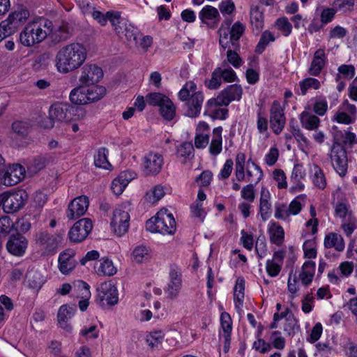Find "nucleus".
<instances>
[{
    "label": "nucleus",
    "mask_w": 357,
    "mask_h": 357,
    "mask_svg": "<svg viewBox=\"0 0 357 357\" xmlns=\"http://www.w3.org/2000/svg\"><path fill=\"white\" fill-rule=\"evenodd\" d=\"M87 59V50L81 43L73 42L62 46L55 55L57 71L68 74L78 70Z\"/></svg>",
    "instance_id": "nucleus-1"
},
{
    "label": "nucleus",
    "mask_w": 357,
    "mask_h": 357,
    "mask_svg": "<svg viewBox=\"0 0 357 357\" xmlns=\"http://www.w3.org/2000/svg\"><path fill=\"white\" fill-rule=\"evenodd\" d=\"M190 211L193 218L199 219L200 222L204 221L206 212L203 208V203L195 202L190 206Z\"/></svg>",
    "instance_id": "nucleus-57"
},
{
    "label": "nucleus",
    "mask_w": 357,
    "mask_h": 357,
    "mask_svg": "<svg viewBox=\"0 0 357 357\" xmlns=\"http://www.w3.org/2000/svg\"><path fill=\"white\" fill-rule=\"evenodd\" d=\"M132 178L130 172H121L113 180L111 185L112 190L116 195H121Z\"/></svg>",
    "instance_id": "nucleus-30"
},
{
    "label": "nucleus",
    "mask_w": 357,
    "mask_h": 357,
    "mask_svg": "<svg viewBox=\"0 0 357 357\" xmlns=\"http://www.w3.org/2000/svg\"><path fill=\"white\" fill-rule=\"evenodd\" d=\"M241 197L245 202H248L250 203L254 202L255 199V190L254 184L250 183L243 186L241 191Z\"/></svg>",
    "instance_id": "nucleus-56"
},
{
    "label": "nucleus",
    "mask_w": 357,
    "mask_h": 357,
    "mask_svg": "<svg viewBox=\"0 0 357 357\" xmlns=\"http://www.w3.org/2000/svg\"><path fill=\"white\" fill-rule=\"evenodd\" d=\"M86 92V86L79 84V85L74 88L70 93L69 98L70 102L73 104L78 105L89 104Z\"/></svg>",
    "instance_id": "nucleus-36"
},
{
    "label": "nucleus",
    "mask_w": 357,
    "mask_h": 357,
    "mask_svg": "<svg viewBox=\"0 0 357 357\" xmlns=\"http://www.w3.org/2000/svg\"><path fill=\"white\" fill-rule=\"evenodd\" d=\"M298 86L301 91L300 94L305 96L310 89H319L321 87V82L316 78L307 77L299 82Z\"/></svg>",
    "instance_id": "nucleus-48"
},
{
    "label": "nucleus",
    "mask_w": 357,
    "mask_h": 357,
    "mask_svg": "<svg viewBox=\"0 0 357 357\" xmlns=\"http://www.w3.org/2000/svg\"><path fill=\"white\" fill-rule=\"evenodd\" d=\"M73 310L68 308L66 305L60 307L58 312V322L59 326L68 332L72 331V327L68 324V321L73 317Z\"/></svg>",
    "instance_id": "nucleus-41"
},
{
    "label": "nucleus",
    "mask_w": 357,
    "mask_h": 357,
    "mask_svg": "<svg viewBox=\"0 0 357 357\" xmlns=\"http://www.w3.org/2000/svg\"><path fill=\"white\" fill-rule=\"evenodd\" d=\"M299 119L302 127L307 130H315L319 126L320 119L310 112L303 111Z\"/></svg>",
    "instance_id": "nucleus-38"
},
{
    "label": "nucleus",
    "mask_w": 357,
    "mask_h": 357,
    "mask_svg": "<svg viewBox=\"0 0 357 357\" xmlns=\"http://www.w3.org/2000/svg\"><path fill=\"white\" fill-rule=\"evenodd\" d=\"M27 193L24 190L2 194L3 208L6 213H14L20 210L27 199Z\"/></svg>",
    "instance_id": "nucleus-10"
},
{
    "label": "nucleus",
    "mask_w": 357,
    "mask_h": 357,
    "mask_svg": "<svg viewBox=\"0 0 357 357\" xmlns=\"http://www.w3.org/2000/svg\"><path fill=\"white\" fill-rule=\"evenodd\" d=\"M220 12L223 16L229 15L235 10L236 6L232 0H222L218 5Z\"/></svg>",
    "instance_id": "nucleus-64"
},
{
    "label": "nucleus",
    "mask_w": 357,
    "mask_h": 357,
    "mask_svg": "<svg viewBox=\"0 0 357 357\" xmlns=\"http://www.w3.org/2000/svg\"><path fill=\"white\" fill-rule=\"evenodd\" d=\"M222 66L225 68H217L222 80H224L225 82H233L236 81L238 79L236 72L231 67L228 66L225 61L222 63Z\"/></svg>",
    "instance_id": "nucleus-52"
},
{
    "label": "nucleus",
    "mask_w": 357,
    "mask_h": 357,
    "mask_svg": "<svg viewBox=\"0 0 357 357\" xmlns=\"http://www.w3.org/2000/svg\"><path fill=\"white\" fill-rule=\"evenodd\" d=\"M78 287L83 291V292L82 294V296L83 298H84V299H83L79 302V307L81 311L84 312L86 310V308L89 305V302H88L87 298H89L91 296V292L89 290L90 287L86 282H85L82 280H80V281H78Z\"/></svg>",
    "instance_id": "nucleus-53"
},
{
    "label": "nucleus",
    "mask_w": 357,
    "mask_h": 357,
    "mask_svg": "<svg viewBox=\"0 0 357 357\" xmlns=\"http://www.w3.org/2000/svg\"><path fill=\"white\" fill-rule=\"evenodd\" d=\"M199 18L202 23L206 24L208 28L215 29L219 24L221 17L216 8L206 5L199 13Z\"/></svg>",
    "instance_id": "nucleus-21"
},
{
    "label": "nucleus",
    "mask_w": 357,
    "mask_h": 357,
    "mask_svg": "<svg viewBox=\"0 0 357 357\" xmlns=\"http://www.w3.org/2000/svg\"><path fill=\"white\" fill-rule=\"evenodd\" d=\"M282 328L285 334L294 335L299 329L298 321L294 315H290L287 319H285L282 324Z\"/></svg>",
    "instance_id": "nucleus-54"
},
{
    "label": "nucleus",
    "mask_w": 357,
    "mask_h": 357,
    "mask_svg": "<svg viewBox=\"0 0 357 357\" xmlns=\"http://www.w3.org/2000/svg\"><path fill=\"white\" fill-rule=\"evenodd\" d=\"M243 94L241 85L231 84L222 90L216 98L209 99L206 104L208 110L221 106H227L234 100H240Z\"/></svg>",
    "instance_id": "nucleus-6"
},
{
    "label": "nucleus",
    "mask_w": 357,
    "mask_h": 357,
    "mask_svg": "<svg viewBox=\"0 0 357 357\" xmlns=\"http://www.w3.org/2000/svg\"><path fill=\"white\" fill-rule=\"evenodd\" d=\"M221 84V76L216 68L212 73L211 79L205 81V85L209 89H217L220 86Z\"/></svg>",
    "instance_id": "nucleus-59"
},
{
    "label": "nucleus",
    "mask_w": 357,
    "mask_h": 357,
    "mask_svg": "<svg viewBox=\"0 0 357 357\" xmlns=\"http://www.w3.org/2000/svg\"><path fill=\"white\" fill-rule=\"evenodd\" d=\"M120 13L108 11L106 14H103L100 11L93 10L91 15L94 20H96L101 26H105L107 21H109L114 27L116 25V22L119 20Z\"/></svg>",
    "instance_id": "nucleus-32"
},
{
    "label": "nucleus",
    "mask_w": 357,
    "mask_h": 357,
    "mask_svg": "<svg viewBox=\"0 0 357 357\" xmlns=\"http://www.w3.org/2000/svg\"><path fill=\"white\" fill-rule=\"evenodd\" d=\"M315 272V263L312 261H305L302 267V271L299 274V280L301 283L307 287L312 282Z\"/></svg>",
    "instance_id": "nucleus-37"
},
{
    "label": "nucleus",
    "mask_w": 357,
    "mask_h": 357,
    "mask_svg": "<svg viewBox=\"0 0 357 357\" xmlns=\"http://www.w3.org/2000/svg\"><path fill=\"white\" fill-rule=\"evenodd\" d=\"M330 160L335 171L342 177L347 172V155L343 145L335 141L331 148Z\"/></svg>",
    "instance_id": "nucleus-7"
},
{
    "label": "nucleus",
    "mask_w": 357,
    "mask_h": 357,
    "mask_svg": "<svg viewBox=\"0 0 357 357\" xmlns=\"http://www.w3.org/2000/svg\"><path fill=\"white\" fill-rule=\"evenodd\" d=\"M334 215L341 220L340 228L347 237H351L357 229V218L347 200L338 201L333 205Z\"/></svg>",
    "instance_id": "nucleus-3"
},
{
    "label": "nucleus",
    "mask_w": 357,
    "mask_h": 357,
    "mask_svg": "<svg viewBox=\"0 0 357 357\" xmlns=\"http://www.w3.org/2000/svg\"><path fill=\"white\" fill-rule=\"evenodd\" d=\"M256 124L258 132L267 138L269 136L268 123L266 116L263 114L261 109L257 111Z\"/></svg>",
    "instance_id": "nucleus-51"
},
{
    "label": "nucleus",
    "mask_w": 357,
    "mask_h": 357,
    "mask_svg": "<svg viewBox=\"0 0 357 357\" xmlns=\"http://www.w3.org/2000/svg\"><path fill=\"white\" fill-rule=\"evenodd\" d=\"M326 56L323 49L317 50L314 54L308 72L312 76H318L326 65Z\"/></svg>",
    "instance_id": "nucleus-25"
},
{
    "label": "nucleus",
    "mask_w": 357,
    "mask_h": 357,
    "mask_svg": "<svg viewBox=\"0 0 357 357\" xmlns=\"http://www.w3.org/2000/svg\"><path fill=\"white\" fill-rule=\"evenodd\" d=\"M222 126L213 130L212 138L208 146V152L213 156L218 155L222 151Z\"/></svg>",
    "instance_id": "nucleus-28"
},
{
    "label": "nucleus",
    "mask_w": 357,
    "mask_h": 357,
    "mask_svg": "<svg viewBox=\"0 0 357 357\" xmlns=\"http://www.w3.org/2000/svg\"><path fill=\"white\" fill-rule=\"evenodd\" d=\"M271 242L276 245H281L284 241V231L277 222H271L268 228Z\"/></svg>",
    "instance_id": "nucleus-40"
},
{
    "label": "nucleus",
    "mask_w": 357,
    "mask_h": 357,
    "mask_svg": "<svg viewBox=\"0 0 357 357\" xmlns=\"http://www.w3.org/2000/svg\"><path fill=\"white\" fill-rule=\"evenodd\" d=\"M92 228L91 220L89 218H82L76 222L69 231V238L74 243H79L87 237Z\"/></svg>",
    "instance_id": "nucleus-15"
},
{
    "label": "nucleus",
    "mask_w": 357,
    "mask_h": 357,
    "mask_svg": "<svg viewBox=\"0 0 357 357\" xmlns=\"http://www.w3.org/2000/svg\"><path fill=\"white\" fill-rule=\"evenodd\" d=\"M310 174L314 185L320 190L326 188L327 185L326 178L323 169L317 164L310 166Z\"/></svg>",
    "instance_id": "nucleus-31"
},
{
    "label": "nucleus",
    "mask_w": 357,
    "mask_h": 357,
    "mask_svg": "<svg viewBox=\"0 0 357 357\" xmlns=\"http://www.w3.org/2000/svg\"><path fill=\"white\" fill-rule=\"evenodd\" d=\"M89 199L86 196L75 198L68 205L66 211L67 218L73 220L83 215L89 207Z\"/></svg>",
    "instance_id": "nucleus-19"
},
{
    "label": "nucleus",
    "mask_w": 357,
    "mask_h": 357,
    "mask_svg": "<svg viewBox=\"0 0 357 357\" xmlns=\"http://www.w3.org/2000/svg\"><path fill=\"white\" fill-rule=\"evenodd\" d=\"M27 246V239L18 233L10 235L6 245L7 251L15 257L23 256L26 252Z\"/></svg>",
    "instance_id": "nucleus-18"
},
{
    "label": "nucleus",
    "mask_w": 357,
    "mask_h": 357,
    "mask_svg": "<svg viewBox=\"0 0 357 357\" xmlns=\"http://www.w3.org/2000/svg\"><path fill=\"white\" fill-rule=\"evenodd\" d=\"M275 26L284 36H288L291 33L292 26L286 17H281L276 20Z\"/></svg>",
    "instance_id": "nucleus-61"
},
{
    "label": "nucleus",
    "mask_w": 357,
    "mask_h": 357,
    "mask_svg": "<svg viewBox=\"0 0 357 357\" xmlns=\"http://www.w3.org/2000/svg\"><path fill=\"white\" fill-rule=\"evenodd\" d=\"M96 272L100 276H112L116 273L117 269L109 258H102L100 260V264L95 267Z\"/></svg>",
    "instance_id": "nucleus-39"
},
{
    "label": "nucleus",
    "mask_w": 357,
    "mask_h": 357,
    "mask_svg": "<svg viewBox=\"0 0 357 357\" xmlns=\"http://www.w3.org/2000/svg\"><path fill=\"white\" fill-rule=\"evenodd\" d=\"M176 155L181 159L183 163L186 162L187 160L193 158L194 147L191 142H185L181 144L176 149Z\"/></svg>",
    "instance_id": "nucleus-43"
},
{
    "label": "nucleus",
    "mask_w": 357,
    "mask_h": 357,
    "mask_svg": "<svg viewBox=\"0 0 357 357\" xmlns=\"http://www.w3.org/2000/svg\"><path fill=\"white\" fill-rule=\"evenodd\" d=\"M167 96L160 93H151L146 97V101L150 105L160 107L162 104Z\"/></svg>",
    "instance_id": "nucleus-62"
},
{
    "label": "nucleus",
    "mask_w": 357,
    "mask_h": 357,
    "mask_svg": "<svg viewBox=\"0 0 357 357\" xmlns=\"http://www.w3.org/2000/svg\"><path fill=\"white\" fill-rule=\"evenodd\" d=\"M51 22L42 20L29 22L20 35V43L26 47H30L43 41L47 36L45 29Z\"/></svg>",
    "instance_id": "nucleus-4"
},
{
    "label": "nucleus",
    "mask_w": 357,
    "mask_h": 357,
    "mask_svg": "<svg viewBox=\"0 0 357 357\" xmlns=\"http://www.w3.org/2000/svg\"><path fill=\"white\" fill-rule=\"evenodd\" d=\"M159 107L160 112L165 119L170 121L174 117L176 114V107L172 101L168 97Z\"/></svg>",
    "instance_id": "nucleus-50"
},
{
    "label": "nucleus",
    "mask_w": 357,
    "mask_h": 357,
    "mask_svg": "<svg viewBox=\"0 0 357 357\" xmlns=\"http://www.w3.org/2000/svg\"><path fill=\"white\" fill-rule=\"evenodd\" d=\"M270 199L269 190L266 188L262 187L260 192L259 213L264 221H266L271 215V204Z\"/></svg>",
    "instance_id": "nucleus-26"
},
{
    "label": "nucleus",
    "mask_w": 357,
    "mask_h": 357,
    "mask_svg": "<svg viewBox=\"0 0 357 357\" xmlns=\"http://www.w3.org/2000/svg\"><path fill=\"white\" fill-rule=\"evenodd\" d=\"M79 69L77 79L81 85L86 86L97 84L103 77L102 68L96 64L87 63Z\"/></svg>",
    "instance_id": "nucleus-8"
},
{
    "label": "nucleus",
    "mask_w": 357,
    "mask_h": 357,
    "mask_svg": "<svg viewBox=\"0 0 357 357\" xmlns=\"http://www.w3.org/2000/svg\"><path fill=\"white\" fill-rule=\"evenodd\" d=\"M116 34L122 40H124L128 45L135 43L137 45V36L139 33L138 29L128 23L126 20L119 17L116 25L114 26Z\"/></svg>",
    "instance_id": "nucleus-13"
},
{
    "label": "nucleus",
    "mask_w": 357,
    "mask_h": 357,
    "mask_svg": "<svg viewBox=\"0 0 357 357\" xmlns=\"http://www.w3.org/2000/svg\"><path fill=\"white\" fill-rule=\"evenodd\" d=\"M96 300L100 305H114L119 301L116 287L111 282L101 283L96 289Z\"/></svg>",
    "instance_id": "nucleus-9"
},
{
    "label": "nucleus",
    "mask_w": 357,
    "mask_h": 357,
    "mask_svg": "<svg viewBox=\"0 0 357 357\" xmlns=\"http://www.w3.org/2000/svg\"><path fill=\"white\" fill-rule=\"evenodd\" d=\"M182 285L181 270L175 264L171 265L169 273V282L165 289L167 297L170 299L176 298Z\"/></svg>",
    "instance_id": "nucleus-14"
},
{
    "label": "nucleus",
    "mask_w": 357,
    "mask_h": 357,
    "mask_svg": "<svg viewBox=\"0 0 357 357\" xmlns=\"http://www.w3.org/2000/svg\"><path fill=\"white\" fill-rule=\"evenodd\" d=\"M29 12L26 9H20L11 13L7 19L16 29L20 25L24 23L29 17Z\"/></svg>",
    "instance_id": "nucleus-44"
},
{
    "label": "nucleus",
    "mask_w": 357,
    "mask_h": 357,
    "mask_svg": "<svg viewBox=\"0 0 357 357\" xmlns=\"http://www.w3.org/2000/svg\"><path fill=\"white\" fill-rule=\"evenodd\" d=\"M165 333L161 330L153 331L146 335V341L152 349H159L162 344Z\"/></svg>",
    "instance_id": "nucleus-46"
},
{
    "label": "nucleus",
    "mask_w": 357,
    "mask_h": 357,
    "mask_svg": "<svg viewBox=\"0 0 357 357\" xmlns=\"http://www.w3.org/2000/svg\"><path fill=\"white\" fill-rule=\"evenodd\" d=\"M178 97L179 100L185 102V116L193 118L200 114L204 96L201 90H198L194 82H187L178 93Z\"/></svg>",
    "instance_id": "nucleus-2"
},
{
    "label": "nucleus",
    "mask_w": 357,
    "mask_h": 357,
    "mask_svg": "<svg viewBox=\"0 0 357 357\" xmlns=\"http://www.w3.org/2000/svg\"><path fill=\"white\" fill-rule=\"evenodd\" d=\"M86 95L89 104L100 100L105 94L106 89L104 86L97 84L86 86Z\"/></svg>",
    "instance_id": "nucleus-42"
},
{
    "label": "nucleus",
    "mask_w": 357,
    "mask_h": 357,
    "mask_svg": "<svg viewBox=\"0 0 357 357\" xmlns=\"http://www.w3.org/2000/svg\"><path fill=\"white\" fill-rule=\"evenodd\" d=\"M165 195V192L164 187L160 185H158L153 188L151 192L146 194V199L149 202L154 203L161 199Z\"/></svg>",
    "instance_id": "nucleus-58"
},
{
    "label": "nucleus",
    "mask_w": 357,
    "mask_h": 357,
    "mask_svg": "<svg viewBox=\"0 0 357 357\" xmlns=\"http://www.w3.org/2000/svg\"><path fill=\"white\" fill-rule=\"evenodd\" d=\"M326 248H333L337 252H342L345 248V242L341 234L335 232L327 234L324 240Z\"/></svg>",
    "instance_id": "nucleus-27"
},
{
    "label": "nucleus",
    "mask_w": 357,
    "mask_h": 357,
    "mask_svg": "<svg viewBox=\"0 0 357 357\" xmlns=\"http://www.w3.org/2000/svg\"><path fill=\"white\" fill-rule=\"evenodd\" d=\"M284 256L285 251L279 250L274 252L271 259L266 261V271L270 277L274 278L279 275L282 270Z\"/></svg>",
    "instance_id": "nucleus-24"
},
{
    "label": "nucleus",
    "mask_w": 357,
    "mask_h": 357,
    "mask_svg": "<svg viewBox=\"0 0 357 357\" xmlns=\"http://www.w3.org/2000/svg\"><path fill=\"white\" fill-rule=\"evenodd\" d=\"M231 23V20L226 18L218 29L219 43L224 49L229 48L231 44L229 29Z\"/></svg>",
    "instance_id": "nucleus-35"
},
{
    "label": "nucleus",
    "mask_w": 357,
    "mask_h": 357,
    "mask_svg": "<svg viewBox=\"0 0 357 357\" xmlns=\"http://www.w3.org/2000/svg\"><path fill=\"white\" fill-rule=\"evenodd\" d=\"M275 40L274 34L268 30L264 31L260 37V39L255 47V52L257 54H262L266 47Z\"/></svg>",
    "instance_id": "nucleus-47"
},
{
    "label": "nucleus",
    "mask_w": 357,
    "mask_h": 357,
    "mask_svg": "<svg viewBox=\"0 0 357 357\" xmlns=\"http://www.w3.org/2000/svg\"><path fill=\"white\" fill-rule=\"evenodd\" d=\"M270 123L273 132L279 135L283 130L286 117L284 109L278 100H274L270 108Z\"/></svg>",
    "instance_id": "nucleus-12"
},
{
    "label": "nucleus",
    "mask_w": 357,
    "mask_h": 357,
    "mask_svg": "<svg viewBox=\"0 0 357 357\" xmlns=\"http://www.w3.org/2000/svg\"><path fill=\"white\" fill-rule=\"evenodd\" d=\"M163 165L164 158L159 153H149L143 158L144 171L148 176L158 174L161 172Z\"/></svg>",
    "instance_id": "nucleus-16"
},
{
    "label": "nucleus",
    "mask_w": 357,
    "mask_h": 357,
    "mask_svg": "<svg viewBox=\"0 0 357 357\" xmlns=\"http://www.w3.org/2000/svg\"><path fill=\"white\" fill-rule=\"evenodd\" d=\"M108 150L104 147L100 148L94 155V165L98 168L109 169L112 167L107 159Z\"/></svg>",
    "instance_id": "nucleus-45"
},
{
    "label": "nucleus",
    "mask_w": 357,
    "mask_h": 357,
    "mask_svg": "<svg viewBox=\"0 0 357 357\" xmlns=\"http://www.w3.org/2000/svg\"><path fill=\"white\" fill-rule=\"evenodd\" d=\"M220 324L222 331L220 332V339L223 340V350L227 353L230 348L231 333L232 331V321L230 315L224 312L220 315Z\"/></svg>",
    "instance_id": "nucleus-22"
},
{
    "label": "nucleus",
    "mask_w": 357,
    "mask_h": 357,
    "mask_svg": "<svg viewBox=\"0 0 357 357\" xmlns=\"http://www.w3.org/2000/svg\"><path fill=\"white\" fill-rule=\"evenodd\" d=\"M245 280L243 278H238L234 288V301L235 308L238 313L242 311L244 301Z\"/></svg>",
    "instance_id": "nucleus-34"
},
{
    "label": "nucleus",
    "mask_w": 357,
    "mask_h": 357,
    "mask_svg": "<svg viewBox=\"0 0 357 357\" xmlns=\"http://www.w3.org/2000/svg\"><path fill=\"white\" fill-rule=\"evenodd\" d=\"M245 31L244 25L239 22H235L230 29V37L231 44L234 45L236 41H238Z\"/></svg>",
    "instance_id": "nucleus-55"
},
{
    "label": "nucleus",
    "mask_w": 357,
    "mask_h": 357,
    "mask_svg": "<svg viewBox=\"0 0 357 357\" xmlns=\"http://www.w3.org/2000/svg\"><path fill=\"white\" fill-rule=\"evenodd\" d=\"M24 168L19 164L9 166L6 170L3 169L0 175V181L6 186H11L18 183L24 178Z\"/></svg>",
    "instance_id": "nucleus-17"
},
{
    "label": "nucleus",
    "mask_w": 357,
    "mask_h": 357,
    "mask_svg": "<svg viewBox=\"0 0 357 357\" xmlns=\"http://www.w3.org/2000/svg\"><path fill=\"white\" fill-rule=\"evenodd\" d=\"M75 251L68 249L60 253L59 256V269L63 275H68L76 266Z\"/></svg>",
    "instance_id": "nucleus-23"
},
{
    "label": "nucleus",
    "mask_w": 357,
    "mask_h": 357,
    "mask_svg": "<svg viewBox=\"0 0 357 357\" xmlns=\"http://www.w3.org/2000/svg\"><path fill=\"white\" fill-rule=\"evenodd\" d=\"M110 225L112 231L118 236L124 235L130 227V214L128 211L117 208L113 211Z\"/></svg>",
    "instance_id": "nucleus-11"
},
{
    "label": "nucleus",
    "mask_w": 357,
    "mask_h": 357,
    "mask_svg": "<svg viewBox=\"0 0 357 357\" xmlns=\"http://www.w3.org/2000/svg\"><path fill=\"white\" fill-rule=\"evenodd\" d=\"M274 216L276 219L287 220L290 217L288 206L284 204H275Z\"/></svg>",
    "instance_id": "nucleus-63"
},
{
    "label": "nucleus",
    "mask_w": 357,
    "mask_h": 357,
    "mask_svg": "<svg viewBox=\"0 0 357 357\" xmlns=\"http://www.w3.org/2000/svg\"><path fill=\"white\" fill-rule=\"evenodd\" d=\"M250 162L252 163L253 169H247L246 170V176H247V181H250L251 183H254L255 184H257L263 178V172L261 167L257 165L254 162L251 161V159L248 160V164Z\"/></svg>",
    "instance_id": "nucleus-49"
},
{
    "label": "nucleus",
    "mask_w": 357,
    "mask_h": 357,
    "mask_svg": "<svg viewBox=\"0 0 357 357\" xmlns=\"http://www.w3.org/2000/svg\"><path fill=\"white\" fill-rule=\"evenodd\" d=\"M146 228L153 233L173 234L176 231V222L173 215L167 209L163 208L146 222Z\"/></svg>",
    "instance_id": "nucleus-5"
},
{
    "label": "nucleus",
    "mask_w": 357,
    "mask_h": 357,
    "mask_svg": "<svg viewBox=\"0 0 357 357\" xmlns=\"http://www.w3.org/2000/svg\"><path fill=\"white\" fill-rule=\"evenodd\" d=\"M39 243L43 248L47 252L54 251L61 241V237L59 235L42 233L38 238Z\"/></svg>",
    "instance_id": "nucleus-29"
},
{
    "label": "nucleus",
    "mask_w": 357,
    "mask_h": 357,
    "mask_svg": "<svg viewBox=\"0 0 357 357\" xmlns=\"http://www.w3.org/2000/svg\"><path fill=\"white\" fill-rule=\"evenodd\" d=\"M74 111L75 108L68 104L59 102L52 105L50 107L49 116L51 119L56 121H69L72 119L71 116Z\"/></svg>",
    "instance_id": "nucleus-20"
},
{
    "label": "nucleus",
    "mask_w": 357,
    "mask_h": 357,
    "mask_svg": "<svg viewBox=\"0 0 357 357\" xmlns=\"http://www.w3.org/2000/svg\"><path fill=\"white\" fill-rule=\"evenodd\" d=\"M250 23L252 31L256 35H258L264 28V14L257 6L251 8Z\"/></svg>",
    "instance_id": "nucleus-33"
},
{
    "label": "nucleus",
    "mask_w": 357,
    "mask_h": 357,
    "mask_svg": "<svg viewBox=\"0 0 357 357\" xmlns=\"http://www.w3.org/2000/svg\"><path fill=\"white\" fill-rule=\"evenodd\" d=\"M273 178L277 183V186L279 189H285L287 188V176L282 169H275L273 172Z\"/></svg>",
    "instance_id": "nucleus-60"
}]
</instances>
